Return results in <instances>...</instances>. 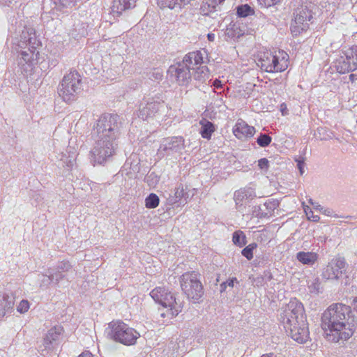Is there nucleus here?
Returning <instances> with one entry per match:
<instances>
[{
  "mask_svg": "<svg viewBox=\"0 0 357 357\" xmlns=\"http://www.w3.org/2000/svg\"><path fill=\"white\" fill-rule=\"evenodd\" d=\"M255 196V189L252 188H244L236 191L234 193V201L236 208L240 211H242L243 202L251 200Z\"/></svg>",
  "mask_w": 357,
  "mask_h": 357,
  "instance_id": "18",
  "label": "nucleus"
},
{
  "mask_svg": "<svg viewBox=\"0 0 357 357\" xmlns=\"http://www.w3.org/2000/svg\"><path fill=\"white\" fill-rule=\"evenodd\" d=\"M321 212L328 216H331L332 213H333L332 210L330 208H323V210Z\"/></svg>",
  "mask_w": 357,
  "mask_h": 357,
  "instance_id": "51",
  "label": "nucleus"
},
{
  "mask_svg": "<svg viewBox=\"0 0 357 357\" xmlns=\"http://www.w3.org/2000/svg\"><path fill=\"white\" fill-rule=\"evenodd\" d=\"M150 296L165 309V311L160 312L162 317L172 319L181 312V303L178 302L174 296L165 287H158L153 289Z\"/></svg>",
  "mask_w": 357,
  "mask_h": 357,
  "instance_id": "5",
  "label": "nucleus"
},
{
  "mask_svg": "<svg viewBox=\"0 0 357 357\" xmlns=\"http://www.w3.org/2000/svg\"><path fill=\"white\" fill-rule=\"evenodd\" d=\"M347 58L349 59L351 57L348 54L344 55L342 52H341L338 57L334 61V68L337 73L344 74L356 70V66L354 64L356 63L354 61L349 63Z\"/></svg>",
  "mask_w": 357,
  "mask_h": 357,
  "instance_id": "17",
  "label": "nucleus"
},
{
  "mask_svg": "<svg viewBox=\"0 0 357 357\" xmlns=\"http://www.w3.org/2000/svg\"><path fill=\"white\" fill-rule=\"evenodd\" d=\"M257 247V245L255 243L249 244L241 251L242 255L248 260H251L253 258V250L256 249Z\"/></svg>",
  "mask_w": 357,
  "mask_h": 357,
  "instance_id": "37",
  "label": "nucleus"
},
{
  "mask_svg": "<svg viewBox=\"0 0 357 357\" xmlns=\"http://www.w3.org/2000/svg\"><path fill=\"white\" fill-rule=\"evenodd\" d=\"M160 202L158 196L154 193H151L145 199V205L148 208H156Z\"/></svg>",
  "mask_w": 357,
  "mask_h": 357,
  "instance_id": "33",
  "label": "nucleus"
},
{
  "mask_svg": "<svg viewBox=\"0 0 357 357\" xmlns=\"http://www.w3.org/2000/svg\"><path fill=\"white\" fill-rule=\"evenodd\" d=\"M79 357H93V355L91 352L86 351L80 354Z\"/></svg>",
  "mask_w": 357,
  "mask_h": 357,
  "instance_id": "53",
  "label": "nucleus"
},
{
  "mask_svg": "<svg viewBox=\"0 0 357 357\" xmlns=\"http://www.w3.org/2000/svg\"><path fill=\"white\" fill-rule=\"evenodd\" d=\"M151 176H152V174H150V175L148 176V178L151 177Z\"/></svg>",
  "mask_w": 357,
  "mask_h": 357,
  "instance_id": "60",
  "label": "nucleus"
},
{
  "mask_svg": "<svg viewBox=\"0 0 357 357\" xmlns=\"http://www.w3.org/2000/svg\"><path fill=\"white\" fill-rule=\"evenodd\" d=\"M185 149V140L183 137H172L162 139L158 150L161 157H176Z\"/></svg>",
  "mask_w": 357,
  "mask_h": 357,
  "instance_id": "10",
  "label": "nucleus"
},
{
  "mask_svg": "<svg viewBox=\"0 0 357 357\" xmlns=\"http://www.w3.org/2000/svg\"><path fill=\"white\" fill-rule=\"evenodd\" d=\"M321 322L326 339L332 342L349 340L356 325L351 307L340 303L331 305L324 311Z\"/></svg>",
  "mask_w": 357,
  "mask_h": 357,
  "instance_id": "2",
  "label": "nucleus"
},
{
  "mask_svg": "<svg viewBox=\"0 0 357 357\" xmlns=\"http://www.w3.org/2000/svg\"><path fill=\"white\" fill-rule=\"evenodd\" d=\"M43 279L41 280L40 287H47L51 283L53 282L51 278L50 270L48 269L45 275H42Z\"/></svg>",
  "mask_w": 357,
  "mask_h": 357,
  "instance_id": "42",
  "label": "nucleus"
},
{
  "mask_svg": "<svg viewBox=\"0 0 357 357\" xmlns=\"http://www.w3.org/2000/svg\"><path fill=\"white\" fill-rule=\"evenodd\" d=\"M271 141L272 138L266 134H260L257 139V142L261 147L268 146L271 144Z\"/></svg>",
  "mask_w": 357,
  "mask_h": 357,
  "instance_id": "39",
  "label": "nucleus"
},
{
  "mask_svg": "<svg viewBox=\"0 0 357 357\" xmlns=\"http://www.w3.org/2000/svg\"><path fill=\"white\" fill-rule=\"evenodd\" d=\"M29 302L27 300H22L17 306V310L21 314L25 313L29 309Z\"/></svg>",
  "mask_w": 357,
  "mask_h": 357,
  "instance_id": "43",
  "label": "nucleus"
},
{
  "mask_svg": "<svg viewBox=\"0 0 357 357\" xmlns=\"http://www.w3.org/2000/svg\"><path fill=\"white\" fill-rule=\"evenodd\" d=\"M224 1L225 0H204L200 7V13L203 15L210 16L214 19L218 16L216 8Z\"/></svg>",
  "mask_w": 357,
  "mask_h": 357,
  "instance_id": "22",
  "label": "nucleus"
},
{
  "mask_svg": "<svg viewBox=\"0 0 357 357\" xmlns=\"http://www.w3.org/2000/svg\"><path fill=\"white\" fill-rule=\"evenodd\" d=\"M347 263L344 257L336 256L323 268L321 276L327 280H337L346 271Z\"/></svg>",
  "mask_w": 357,
  "mask_h": 357,
  "instance_id": "11",
  "label": "nucleus"
},
{
  "mask_svg": "<svg viewBox=\"0 0 357 357\" xmlns=\"http://www.w3.org/2000/svg\"><path fill=\"white\" fill-rule=\"evenodd\" d=\"M123 128V119L118 114L100 116L93 126L94 144L90 151L93 165L105 163L115 154Z\"/></svg>",
  "mask_w": 357,
  "mask_h": 357,
  "instance_id": "1",
  "label": "nucleus"
},
{
  "mask_svg": "<svg viewBox=\"0 0 357 357\" xmlns=\"http://www.w3.org/2000/svg\"><path fill=\"white\" fill-rule=\"evenodd\" d=\"M200 134L203 138L211 139L212 133L215 131V127L213 123L208 121H201Z\"/></svg>",
  "mask_w": 357,
  "mask_h": 357,
  "instance_id": "29",
  "label": "nucleus"
},
{
  "mask_svg": "<svg viewBox=\"0 0 357 357\" xmlns=\"http://www.w3.org/2000/svg\"><path fill=\"white\" fill-rule=\"evenodd\" d=\"M344 55H349L350 59H348V61L351 63L354 61V62L356 63H354V66H356V70H357V46H353L344 51H342Z\"/></svg>",
  "mask_w": 357,
  "mask_h": 357,
  "instance_id": "36",
  "label": "nucleus"
},
{
  "mask_svg": "<svg viewBox=\"0 0 357 357\" xmlns=\"http://www.w3.org/2000/svg\"><path fill=\"white\" fill-rule=\"evenodd\" d=\"M203 54L202 53V61L197 66H193L192 68V79L200 83H204L209 77V71L206 66L203 65Z\"/></svg>",
  "mask_w": 357,
  "mask_h": 357,
  "instance_id": "21",
  "label": "nucleus"
},
{
  "mask_svg": "<svg viewBox=\"0 0 357 357\" xmlns=\"http://www.w3.org/2000/svg\"><path fill=\"white\" fill-rule=\"evenodd\" d=\"M55 8L62 10L64 8H71L76 5L77 0H52Z\"/></svg>",
  "mask_w": 357,
  "mask_h": 357,
  "instance_id": "30",
  "label": "nucleus"
},
{
  "mask_svg": "<svg viewBox=\"0 0 357 357\" xmlns=\"http://www.w3.org/2000/svg\"><path fill=\"white\" fill-rule=\"evenodd\" d=\"M162 70L159 68H154L149 73V78L154 82H158L162 79Z\"/></svg>",
  "mask_w": 357,
  "mask_h": 357,
  "instance_id": "38",
  "label": "nucleus"
},
{
  "mask_svg": "<svg viewBox=\"0 0 357 357\" xmlns=\"http://www.w3.org/2000/svg\"><path fill=\"white\" fill-rule=\"evenodd\" d=\"M60 161L59 165L63 167L72 168L74 165L76 158V152L73 148H69L67 153L61 152L56 155Z\"/></svg>",
  "mask_w": 357,
  "mask_h": 357,
  "instance_id": "25",
  "label": "nucleus"
},
{
  "mask_svg": "<svg viewBox=\"0 0 357 357\" xmlns=\"http://www.w3.org/2000/svg\"><path fill=\"white\" fill-rule=\"evenodd\" d=\"M257 66L267 73L282 72L285 70L288 66L287 59L285 56H282V59H279L271 52H266L259 54Z\"/></svg>",
  "mask_w": 357,
  "mask_h": 357,
  "instance_id": "9",
  "label": "nucleus"
},
{
  "mask_svg": "<svg viewBox=\"0 0 357 357\" xmlns=\"http://www.w3.org/2000/svg\"><path fill=\"white\" fill-rule=\"evenodd\" d=\"M232 241H233V243L235 245H238L239 247H243L246 243V242H245V236L243 234V233L242 231H235L233 234Z\"/></svg>",
  "mask_w": 357,
  "mask_h": 357,
  "instance_id": "34",
  "label": "nucleus"
},
{
  "mask_svg": "<svg viewBox=\"0 0 357 357\" xmlns=\"http://www.w3.org/2000/svg\"><path fill=\"white\" fill-rule=\"evenodd\" d=\"M51 273V278L53 282L58 284L59 281L66 278V274L61 273L53 268H50Z\"/></svg>",
  "mask_w": 357,
  "mask_h": 357,
  "instance_id": "41",
  "label": "nucleus"
},
{
  "mask_svg": "<svg viewBox=\"0 0 357 357\" xmlns=\"http://www.w3.org/2000/svg\"><path fill=\"white\" fill-rule=\"evenodd\" d=\"M281 0H258L260 4L264 7L268 8L280 2Z\"/></svg>",
  "mask_w": 357,
  "mask_h": 357,
  "instance_id": "46",
  "label": "nucleus"
},
{
  "mask_svg": "<svg viewBox=\"0 0 357 357\" xmlns=\"http://www.w3.org/2000/svg\"><path fill=\"white\" fill-rule=\"evenodd\" d=\"M82 91V79L77 70L66 75L59 88V94L65 102L72 101Z\"/></svg>",
  "mask_w": 357,
  "mask_h": 357,
  "instance_id": "7",
  "label": "nucleus"
},
{
  "mask_svg": "<svg viewBox=\"0 0 357 357\" xmlns=\"http://www.w3.org/2000/svg\"><path fill=\"white\" fill-rule=\"evenodd\" d=\"M13 2H16V0H0V5L10 6Z\"/></svg>",
  "mask_w": 357,
  "mask_h": 357,
  "instance_id": "50",
  "label": "nucleus"
},
{
  "mask_svg": "<svg viewBox=\"0 0 357 357\" xmlns=\"http://www.w3.org/2000/svg\"><path fill=\"white\" fill-rule=\"evenodd\" d=\"M17 45L21 49H26L27 47L37 48L40 45V42L37 39L34 29L24 26L17 39Z\"/></svg>",
  "mask_w": 357,
  "mask_h": 357,
  "instance_id": "15",
  "label": "nucleus"
},
{
  "mask_svg": "<svg viewBox=\"0 0 357 357\" xmlns=\"http://www.w3.org/2000/svg\"><path fill=\"white\" fill-rule=\"evenodd\" d=\"M357 79V75L355 74H351L349 75V80L351 82H354Z\"/></svg>",
  "mask_w": 357,
  "mask_h": 357,
  "instance_id": "57",
  "label": "nucleus"
},
{
  "mask_svg": "<svg viewBox=\"0 0 357 357\" xmlns=\"http://www.w3.org/2000/svg\"><path fill=\"white\" fill-rule=\"evenodd\" d=\"M136 0H114L111 7L112 13L114 17L119 16L123 11L135 6Z\"/></svg>",
  "mask_w": 357,
  "mask_h": 357,
  "instance_id": "24",
  "label": "nucleus"
},
{
  "mask_svg": "<svg viewBox=\"0 0 357 357\" xmlns=\"http://www.w3.org/2000/svg\"><path fill=\"white\" fill-rule=\"evenodd\" d=\"M62 332L63 328L61 326H56L48 331V333L43 340V349H41L42 354L43 356H45V351L48 353L49 351L54 349L56 346H58Z\"/></svg>",
  "mask_w": 357,
  "mask_h": 357,
  "instance_id": "16",
  "label": "nucleus"
},
{
  "mask_svg": "<svg viewBox=\"0 0 357 357\" xmlns=\"http://www.w3.org/2000/svg\"><path fill=\"white\" fill-rule=\"evenodd\" d=\"M172 344H173V345H174V346H176V343L172 342Z\"/></svg>",
  "mask_w": 357,
  "mask_h": 357,
  "instance_id": "59",
  "label": "nucleus"
},
{
  "mask_svg": "<svg viewBox=\"0 0 357 357\" xmlns=\"http://www.w3.org/2000/svg\"><path fill=\"white\" fill-rule=\"evenodd\" d=\"M296 259L304 265L312 266L318 259V255L313 252L301 251L296 254Z\"/></svg>",
  "mask_w": 357,
  "mask_h": 357,
  "instance_id": "27",
  "label": "nucleus"
},
{
  "mask_svg": "<svg viewBox=\"0 0 357 357\" xmlns=\"http://www.w3.org/2000/svg\"><path fill=\"white\" fill-rule=\"evenodd\" d=\"M165 109L164 101L159 97L149 98L146 105L139 109V116L143 120H147L155 116L160 111Z\"/></svg>",
  "mask_w": 357,
  "mask_h": 357,
  "instance_id": "14",
  "label": "nucleus"
},
{
  "mask_svg": "<svg viewBox=\"0 0 357 357\" xmlns=\"http://www.w3.org/2000/svg\"><path fill=\"white\" fill-rule=\"evenodd\" d=\"M176 353H177V354H176V357H178V356H181L183 353H184V351H182V352H181V354H178V351H176Z\"/></svg>",
  "mask_w": 357,
  "mask_h": 357,
  "instance_id": "58",
  "label": "nucleus"
},
{
  "mask_svg": "<svg viewBox=\"0 0 357 357\" xmlns=\"http://www.w3.org/2000/svg\"><path fill=\"white\" fill-rule=\"evenodd\" d=\"M228 287H233L234 286V282L238 283L237 279L236 278H232L231 279H229L226 281Z\"/></svg>",
  "mask_w": 357,
  "mask_h": 357,
  "instance_id": "49",
  "label": "nucleus"
},
{
  "mask_svg": "<svg viewBox=\"0 0 357 357\" xmlns=\"http://www.w3.org/2000/svg\"><path fill=\"white\" fill-rule=\"evenodd\" d=\"M108 329V336L111 339L127 346L134 345L140 337L135 329L120 320L111 321Z\"/></svg>",
  "mask_w": 357,
  "mask_h": 357,
  "instance_id": "6",
  "label": "nucleus"
},
{
  "mask_svg": "<svg viewBox=\"0 0 357 357\" xmlns=\"http://www.w3.org/2000/svg\"><path fill=\"white\" fill-rule=\"evenodd\" d=\"M304 211L310 220L313 222H318L319 220V216L317 215H314L312 211L308 206H304Z\"/></svg>",
  "mask_w": 357,
  "mask_h": 357,
  "instance_id": "44",
  "label": "nucleus"
},
{
  "mask_svg": "<svg viewBox=\"0 0 357 357\" xmlns=\"http://www.w3.org/2000/svg\"><path fill=\"white\" fill-rule=\"evenodd\" d=\"M202 61V52L195 51L186 54L182 62L171 66L168 73L174 77L177 83L181 86H187L192 80V68L197 66Z\"/></svg>",
  "mask_w": 357,
  "mask_h": 357,
  "instance_id": "4",
  "label": "nucleus"
},
{
  "mask_svg": "<svg viewBox=\"0 0 357 357\" xmlns=\"http://www.w3.org/2000/svg\"><path fill=\"white\" fill-rule=\"evenodd\" d=\"M15 304V298L13 295L6 293H0V321L6 314L12 312Z\"/></svg>",
  "mask_w": 357,
  "mask_h": 357,
  "instance_id": "19",
  "label": "nucleus"
},
{
  "mask_svg": "<svg viewBox=\"0 0 357 357\" xmlns=\"http://www.w3.org/2000/svg\"><path fill=\"white\" fill-rule=\"evenodd\" d=\"M351 305L353 306L354 310L357 311V296L354 298Z\"/></svg>",
  "mask_w": 357,
  "mask_h": 357,
  "instance_id": "54",
  "label": "nucleus"
},
{
  "mask_svg": "<svg viewBox=\"0 0 357 357\" xmlns=\"http://www.w3.org/2000/svg\"><path fill=\"white\" fill-rule=\"evenodd\" d=\"M278 205L279 203L276 200H268L259 206V212L257 215L261 218L268 217L278 207Z\"/></svg>",
  "mask_w": 357,
  "mask_h": 357,
  "instance_id": "26",
  "label": "nucleus"
},
{
  "mask_svg": "<svg viewBox=\"0 0 357 357\" xmlns=\"http://www.w3.org/2000/svg\"><path fill=\"white\" fill-rule=\"evenodd\" d=\"M258 166L261 170L267 171L269 167V161L266 158H261L258 160Z\"/></svg>",
  "mask_w": 357,
  "mask_h": 357,
  "instance_id": "45",
  "label": "nucleus"
},
{
  "mask_svg": "<svg viewBox=\"0 0 357 357\" xmlns=\"http://www.w3.org/2000/svg\"><path fill=\"white\" fill-rule=\"evenodd\" d=\"M207 38L209 41H213L215 39V35L213 33H208Z\"/></svg>",
  "mask_w": 357,
  "mask_h": 357,
  "instance_id": "55",
  "label": "nucleus"
},
{
  "mask_svg": "<svg viewBox=\"0 0 357 357\" xmlns=\"http://www.w3.org/2000/svg\"><path fill=\"white\" fill-rule=\"evenodd\" d=\"M36 49L27 47L24 50H21L20 56L18 57V65L22 73H31L36 64L38 54Z\"/></svg>",
  "mask_w": 357,
  "mask_h": 357,
  "instance_id": "13",
  "label": "nucleus"
},
{
  "mask_svg": "<svg viewBox=\"0 0 357 357\" xmlns=\"http://www.w3.org/2000/svg\"><path fill=\"white\" fill-rule=\"evenodd\" d=\"M309 203L314 207V209L319 211L320 212L323 210V206L317 202H314L312 199H309Z\"/></svg>",
  "mask_w": 357,
  "mask_h": 357,
  "instance_id": "47",
  "label": "nucleus"
},
{
  "mask_svg": "<svg viewBox=\"0 0 357 357\" xmlns=\"http://www.w3.org/2000/svg\"><path fill=\"white\" fill-rule=\"evenodd\" d=\"M227 287V282H222L220 284V291H225Z\"/></svg>",
  "mask_w": 357,
  "mask_h": 357,
  "instance_id": "56",
  "label": "nucleus"
},
{
  "mask_svg": "<svg viewBox=\"0 0 357 357\" xmlns=\"http://www.w3.org/2000/svg\"><path fill=\"white\" fill-rule=\"evenodd\" d=\"M192 0H158V5L162 8L170 9H181L182 7L188 4Z\"/></svg>",
  "mask_w": 357,
  "mask_h": 357,
  "instance_id": "28",
  "label": "nucleus"
},
{
  "mask_svg": "<svg viewBox=\"0 0 357 357\" xmlns=\"http://www.w3.org/2000/svg\"><path fill=\"white\" fill-rule=\"evenodd\" d=\"M188 194L185 192V190L183 186L181 184L179 185L174 190L173 194H169L168 197L167 198V204L169 206H179L182 204V199H184L185 204L187 203L186 198Z\"/></svg>",
  "mask_w": 357,
  "mask_h": 357,
  "instance_id": "20",
  "label": "nucleus"
},
{
  "mask_svg": "<svg viewBox=\"0 0 357 357\" xmlns=\"http://www.w3.org/2000/svg\"><path fill=\"white\" fill-rule=\"evenodd\" d=\"M225 36L226 40L238 38L240 36L238 27L236 24H229L225 29Z\"/></svg>",
  "mask_w": 357,
  "mask_h": 357,
  "instance_id": "31",
  "label": "nucleus"
},
{
  "mask_svg": "<svg viewBox=\"0 0 357 357\" xmlns=\"http://www.w3.org/2000/svg\"><path fill=\"white\" fill-rule=\"evenodd\" d=\"M213 85L216 89L222 88V83H221V82L219 79H217L213 81Z\"/></svg>",
  "mask_w": 357,
  "mask_h": 357,
  "instance_id": "52",
  "label": "nucleus"
},
{
  "mask_svg": "<svg viewBox=\"0 0 357 357\" xmlns=\"http://www.w3.org/2000/svg\"><path fill=\"white\" fill-rule=\"evenodd\" d=\"M254 14V9L248 4H244L237 7V15L238 17H245Z\"/></svg>",
  "mask_w": 357,
  "mask_h": 357,
  "instance_id": "32",
  "label": "nucleus"
},
{
  "mask_svg": "<svg viewBox=\"0 0 357 357\" xmlns=\"http://www.w3.org/2000/svg\"><path fill=\"white\" fill-rule=\"evenodd\" d=\"M297 167L299 169L300 174H303L304 172V162L300 160H297Z\"/></svg>",
  "mask_w": 357,
  "mask_h": 357,
  "instance_id": "48",
  "label": "nucleus"
},
{
  "mask_svg": "<svg viewBox=\"0 0 357 357\" xmlns=\"http://www.w3.org/2000/svg\"><path fill=\"white\" fill-rule=\"evenodd\" d=\"M71 268V265L68 261H61L57 264L55 270L61 273L65 274L66 272H68Z\"/></svg>",
  "mask_w": 357,
  "mask_h": 357,
  "instance_id": "40",
  "label": "nucleus"
},
{
  "mask_svg": "<svg viewBox=\"0 0 357 357\" xmlns=\"http://www.w3.org/2000/svg\"><path fill=\"white\" fill-rule=\"evenodd\" d=\"M280 321L287 333L298 343L305 342L309 337L308 328L303 304L291 299L280 314Z\"/></svg>",
  "mask_w": 357,
  "mask_h": 357,
  "instance_id": "3",
  "label": "nucleus"
},
{
  "mask_svg": "<svg viewBox=\"0 0 357 357\" xmlns=\"http://www.w3.org/2000/svg\"><path fill=\"white\" fill-rule=\"evenodd\" d=\"M294 20L291 25V31L294 36L298 35L301 31L308 28V21L312 17L311 11L306 7H301L294 13Z\"/></svg>",
  "mask_w": 357,
  "mask_h": 357,
  "instance_id": "12",
  "label": "nucleus"
},
{
  "mask_svg": "<svg viewBox=\"0 0 357 357\" xmlns=\"http://www.w3.org/2000/svg\"><path fill=\"white\" fill-rule=\"evenodd\" d=\"M199 274L195 271L186 272L180 277L182 291L188 299L195 302L199 301L204 294V289L199 278Z\"/></svg>",
  "mask_w": 357,
  "mask_h": 357,
  "instance_id": "8",
  "label": "nucleus"
},
{
  "mask_svg": "<svg viewBox=\"0 0 357 357\" xmlns=\"http://www.w3.org/2000/svg\"><path fill=\"white\" fill-rule=\"evenodd\" d=\"M308 289L311 294H317L321 292L322 287L319 279L318 278H314L313 281L308 284Z\"/></svg>",
  "mask_w": 357,
  "mask_h": 357,
  "instance_id": "35",
  "label": "nucleus"
},
{
  "mask_svg": "<svg viewBox=\"0 0 357 357\" xmlns=\"http://www.w3.org/2000/svg\"><path fill=\"white\" fill-rule=\"evenodd\" d=\"M255 132V128L243 121H238L234 128V134L238 139L251 137Z\"/></svg>",
  "mask_w": 357,
  "mask_h": 357,
  "instance_id": "23",
  "label": "nucleus"
}]
</instances>
